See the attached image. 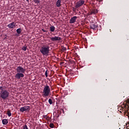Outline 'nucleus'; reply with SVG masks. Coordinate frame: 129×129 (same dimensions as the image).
<instances>
[{
    "label": "nucleus",
    "mask_w": 129,
    "mask_h": 129,
    "mask_svg": "<svg viewBox=\"0 0 129 129\" xmlns=\"http://www.w3.org/2000/svg\"><path fill=\"white\" fill-rule=\"evenodd\" d=\"M40 52L43 56H48L50 52V46L49 45H43L40 49Z\"/></svg>",
    "instance_id": "f257e3e1"
},
{
    "label": "nucleus",
    "mask_w": 129,
    "mask_h": 129,
    "mask_svg": "<svg viewBox=\"0 0 129 129\" xmlns=\"http://www.w3.org/2000/svg\"><path fill=\"white\" fill-rule=\"evenodd\" d=\"M50 93H51V89L47 84L44 86L43 90L42 96L43 97H48Z\"/></svg>",
    "instance_id": "f03ea898"
},
{
    "label": "nucleus",
    "mask_w": 129,
    "mask_h": 129,
    "mask_svg": "<svg viewBox=\"0 0 129 129\" xmlns=\"http://www.w3.org/2000/svg\"><path fill=\"white\" fill-rule=\"evenodd\" d=\"M9 95L10 93L7 90L0 91V98H2L4 100H6Z\"/></svg>",
    "instance_id": "7ed1b4c3"
},
{
    "label": "nucleus",
    "mask_w": 129,
    "mask_h": 129,
    "mask_svg": "<svg viewBox=\"0 0 129 129\" xmlns=\"http://www.w3.org/2000/svg\"><path fill=\"white\" fill-rule=\"evenodd\" d=\"M16 71L18 73H22V74H24V73L26 72V69L22 67L19 66L17 68Z\"/></svg>",
    "instance_id": "20e7f679"
},
{
    "label": "nucleus",
    "mask_w": 129,
    "mask_h": 129,
    "mask_svg": "<svg viewBox=\"0 0 129 129\" xmlns=\"http://www.w3.org/2000/svg\"><path fill=\"white\" fill-rule=\"evenodd\" d=\"M84 3H85V2L83 0H80L78 2L75 6L76 9H78V8H80V7L83 6V5H84Z\"/></svg>",
    "instance_id": "39448f33"
},
{
    "label": "nucleus",
    "mask_w": 129,
    "mask_h": 129,
    "mask_svg": "<svg viewBox=\"0 0 129 129\" xmlns=\"http://www.w3.org/2000/svg\"><path fill=\"white\" fill-rule=\"evenodd\" d=\"M30 109V106H24V107L20 108V111L21 112H24V111H29Z\"/></svg>",
    "instance_id": "423d86ee"
},
{
    "label": "nucleus",
    "mask_w": 129,
    "mask_h": 129,
    "mask_svg": "<svg viewBox=\"0 0 129 129\" xmlns=\"http://www.w3.org/2000/svg\"><path fill=\"white\" fill-rule=\"evenodd\" d=\"M24 77H25V75L21 73H17L15 75V78L18 80L21 79Z\"/></svg>",
    "instance_id": "0eeeda50"
},
{
    "label": "nucleus",
    "mask_w": 129,
    "mask_h": 129,
    "mask_svg": "<svg viewBox=\"0 0 129 129\" xmlns=\"http://www.w3.org/2000/svg\"><path fill=\"white\" fill-rule=\"evenodd\" d=\"M50 40L53 41V42H55V41H61V37L59 36H54L50 38Z\"/></svg>",
    "instance_id": "6e6552de"
},
{
    "label": "nucleus",
    "mask_w": 129,
    "mask_h": 129,
    "mask_svg": "<svg viewBox=\"0 0 129 129\" xmlns=\"http://www.w3.org/2000/svg\"><path fill=\"white\" fill-rule=\"evenodd\" d=\"M76 20H77V16L73 17L70 20V24H74V23H75V22H76Z\"/></svg>",
    "instance_id": "1a4fd4ad"
},
{
    "label": "nucleus",
    "mask_w": 129,
    "mask_h": 129,
    "mask_svg": "<svg viewBox=\"0 0 129 129\" xmlns=\"http://www.w3.org/2000/svg\"><path fill=\"white\" fill-rule=\"evenodd\" d=\"M7 27L9 28V29H14L15 27H16V25H15V22H12L9 24L8 25Z\"/></svg>",
    "instance_id": "9d476101"
},
{
    "label": "nucleus",
    "mask_w": 129,
    "mask_h": 129,
    "mask_svg": "<svg viewBox=\"0 0 129 129\" xmlns=\"http://www.w3.org/2000/svg\"><path fill=\"white\" fill-rule=\"evenodd\" d=\"M97 27H98L97 25H96L95 24H91L90 26L91 29H92L94 31H95V30H96V29H97Z\"/></svg>",
    "instance_id": "9b49d317"
},
{
    "label": "nucleus",
    "mask_w": 129,
    "mask_h": 129,
    "mask_svg": "<svg viewBox=\"0 0 129 129\" xmlns=\"http://www.w3.org/2000/svg\"><path fill=\"white\" fill-rule=\"evenodd\" d=\"M62 2V0H57L56 3V6L57 7V8H59V7L61 6V2Z\"/></svg>",
    "instance_id": "f8f14e48"
},
{
    "label": "nucleus",
    "mask_w": 129,
    "mask_h": 129,
    "mask_svg": "<svg viewBox=\"0 0 129 129\" xmlns=\"http://www.w3.org/2000/svg\"><path fill=\"white\" fill-rule=\"evenodd\" d=\"M50 32H55V27L53 25H51L50 27Z\"/></svg>",
    "instance_id": "ddd939ff"
},
{
    "label": "nucleus",
    "mask_w": 129,
    "mask_h": 129,
    "mask_svg": "<svg viewBox=\"0 0 129 129\" xmlns=\"http://www.w3.org/2000/svg\"><path fill=\"white\" fill-rule=\"evenodd\" d=\"M8 119H4L3 120H2V123L3 124H8Z\"/></svg>",
    "instance_id": "4468645a"
},
{
    "label": "nucleus",
    "mask_w": 129,
    "mask_h": 129,
    "mask_svg": "<svg viewBox=\"0 0 129 129\" xmlns=\"http://www.w3.org/2000/svg\"><path fill=\"white\" fill-rule=\"evenodd\" d=\"M97 13H98V11H97L96 9H95L91 12V14L92 15V14H94L95 15V14H97Z\"/></svg>",
    "instance_id": "2eb2a0df"
},
{
    "label": "nucleus",
    "mask_w": 129,
    "mask_h": 129,
    "mask_svg": "<svg viewBox=\"0 0 129 129\" xmlns=\"http://www.w3.org/2000/svg\"><path fill=\"white\" fill-rule=\"evenodd\" d=\"M16 32L17 33V34H21V33H22V29L21 28H18L17 29Z\"/></svg>",
    "instance_id": "dca6fc26"
},
{
    "label": "nucleus",
    "mask_w": 129,
    "mask_h": 129,
    "mask_svg": "<svg viewBox=\"0 0 129 129\" xmlns=\"http://www.w3.org/2000/svg\"><path fill=\"white\" fill-rule=\"evenodd\" d=\"M7 115H8L9 117L12 116V113H11V111L8 110L7 111Z\"/></svg>",
    "instance_id": "f3484780"
},
{
    "label": "nucleus",
    "mask_w": 129,
    "mask_h": 129,
    "mask_svg": "<svg viewBox=\"0 0 129 129\" xmlns=\"http://www.w3.org/2000/svg\"><path fill=\"white\" fill-rule=\"evenodd\" d=\"M34 3H35V4H37L38 5V4H40V0H33Z\"/></svg>",
    "instance_id": "a211bd4d"
},
{
    "label": "nucleus",
    "mask_w": 129,
    "mask_h": 129,
    "mask_svg": "<svg viewBox=\"0 0 129 129\" xmlns=\"http://www.w3.org/2000/svg\"><path fill=\"white\" fill-rule=\"evenodd\" d=\"M22 50H23V51H26L27 50V46H23V47H22Z\"/></svg>",
    "instance_id": "6ab92c4d"
},
{
    "label": "nucleus",
    "mask_w": 129,
    "mask_h": 129,
    "mask_svg": "<svg viewBox=\"0 0 129 129\" xmlns=\"http://www.w3.org/2000/svg\"><path fill=\"white\" fill-rule=\"evenodd\" d=\"M48 102H49V104H52V103H53V101H52V99H49Z\"/></svg>",
    "instance_id": "aec40b11"
},
{
    "label": "nucleus",
    "mask_w": 129,
    "mask_h": 129,
    "mask_svg": "<svg viewBox=\"0 0 129 129\" xmlns=\"http://www.w3.org/2000/svg\"><path fill=\"white\" fill-rule=\"evenodd\" d=\"M49 126L50 127H51V128H53V127H54V124L53 123H51L49 124Z\"/></svg>",
    "instance_id": "412c9836"
},
{
    "label": "nucleus",
    "mask_w": 129,
    "mask_h": 129,
    "mask_svg": "<svg viewBox=\"0 0 129 129\" xmlns=\"http://www.w3.org/2000/svg\"><path fill=\"white\" fill-rule=\"evenodd\" d=\"M23 129H29V128H28V126L27 125V124H25L23 126Z\"/></svg>",
    "instance_id": "4be33fe9"
},
{
    "label": "nucleus",
    "mask_w": 129,
    "mask_h": 129,
    "mask_svg": "<svg viewBox=\"0 0 129 129\" xmlns=\"http://www.w3.org/2000/svg\"><path fill=\"white\" fill-rule=\"evenodd\" d=\"M48 70H46L45 73V75L46 77H48Z\"/></svg>",
    "instance_id": "5701e85b"
},
{
    "label": "nucleus",
    "mask_w": 129,
    "mask_h": 129,
    "mask_svg": "<svg viewBox=\"0 0 129 129\" xmlns=\"http://www.w3.org/2000/svg\"><path fill=\"white\" fill-rule=\"evenodd\" d=\"M0 90H1V91H5V90H4V87L1 86L0 87Z\"/></svg>",
    "instance_id": "b1692460"
},
{
    "label": "nucleus",
    "mask_w": 129,
    "mask_h": 129,
    "mask_svg": "<svg viewBox=\"0 0 129 129\" xmlns=\"http://www.w3.org/2000/svg\"><path fill=\"white\" fill-rule=\"evenodd\" d=\"M62 51H66V47H62Z\"/></svg>",
    "instance_id": "393cba45"
},
{
    "label": "nucleus",
    "mask_w": 129,
    "mask_h": 129,
    "mask_svg": "<svg viewBox=\"0 0 129 129\" xmlns=\"http://www.w3.org/2000/svg\"><path fill=\"white\" fill-rule=\"evenodd\" d=\"M42 31H43L44 33H46V30H44V29H42Z\"/></svg>",
    "instance_id": "a878e982"
},
{
    "label": "nucleus",
    "mask_w": 129,
    "mask_h": 129,
    "mask_svg": "<svg viewBox=\"0 0 129 129\" xmlns=\"http://www.w3.org/2000/svg\"><path fill=\"white\" fill-rule=\"evenodd\" d=\"M44 117L46 118L47 117V116L46 115H45L44 116Z\"/></svg>",
    "instance_id": "bb28decb"
},
{
    "label": "nucleus",
    "mask_w": 129,
    "mask_h": 129,
    "mask_svg": "<svg viewBox=\"0 0 129 129\" xmlns=\"http://www.w3.org/2000/svg\"><path fill=\"white\" fill-rule=\"evenodd\" d=\"M26 2H27L28 3H29V0H26Z\"/></svg>",
    "instance_id": "cd10ccee"
}]
</instances>
